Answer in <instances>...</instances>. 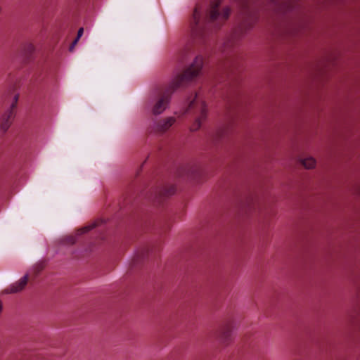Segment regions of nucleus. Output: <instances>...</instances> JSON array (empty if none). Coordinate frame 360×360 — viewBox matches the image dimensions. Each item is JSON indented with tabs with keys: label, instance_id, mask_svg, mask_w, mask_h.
<instances>
[{
	"label": "nucleus",
	"instance_id": "obj_1",
	"mask_svg": "<svg viewBox=\"0 0 360 360\" xmlns=\"http://www.w3.org/2000/svg\"><path fill=\"white\" fill-rule=\"evenodd\" d=\"M222 0H211L210 8L200 22V8L197 5L191 21V27L193 37L202 43H205L213 32L219 30L229 18L231 10L229 7L224 8L219 11V6Z\"/></svg>",
	"mask_w": 360,
	"mask_h": 360
},
{
	"label": "nucleus",
	"instance_id": "obj_2",
	"mask_svg": "<svg viewBox=\"0 0 360 360\" xmlns=\"http://www.w3.org/2000/svg\"><path fill=\"white\" fill-rule=\"evenodd\" d=\"M203 66V58L201 56H197L191 65L183 73L176 76L169 85L162 90L161 87H157V94H160V98L153 108V113L160 115L167 108L171 95L179 88L187 86L193 79L201 72Z\"/></svg>",
	"mask_w": 360,
	"mask_h": 360
},
{
	"label": "nucleus",
	"instance_id": "obj_3",
	"mask_svg": "<svg viewBox=\"0 0 360 360\" xmlns=\"http://www.w3.org/2000/svg\"><path fill=\"white\" fill-rule=\"evenodd\" d=\"M300 6L298 0H271L278 24L283 27L287 34H296L305 26V22L301 19Z\"/></svg>",
	"mask_w": 360,
	"mask_h": 360
},
{
	"label": "nucleus",
	"instance_id": "obj_4",
	"mask_svg": "<svg viewBox=\"0 0 360 360\" xmlns=\"http://www.w3.org/2000/svg\"><path fill=\"white\" fill-rule=\"evenodd\" d=\"M257 20L258 14L256 11H251L248 7L244 8L241 22L224 43L222 51L225 52L233 47L243 35L253 27Z\"/></svg>",
	"mask_w": 360,
	"mask_h": 360
},
{
	"label": "nucleus",
	"instance_id": "obj_5",
	"mask_svg": "<svg viewBox=\"0 0 360 360\" xmlns=\"http://www.w3.org/2000/svg\"><path fill=\"white\" fill-rule=\"evenodd\" d=\"M19 94H15L8 109L4 113L0 122V130L5 133L11 127L15 117V109L18 101Z\"/></svg>",
	"mask_w": 360,
	"mask_h": 360
},
{
	"label": "nucleus",
	"instance_id": "obj_6",
	"mask_svg": "<svg viewBox=\"0 0 360 360\" xmlns=\"http://www.w3.org/2000/svg\"><path fill=\"white\" fill-rule=\"evenodd\" d=\"M175 192L176 188L174 185L156 188L155 190L153 191L150 198L153 200L161 202L165 198L174 195Z\"/></svg>",
	"mask_w": 360,
	"mask_h": 360
},
{
	"label": "nucleus",
	"instance_id": "obj_7",
	"mask_svg": "<svg viewBox=\"0 0 360 360\" xmlns=\"http://www.w3.org/2000/svg\"><path fill=\"white\" fill-rule=\"evenodd\" d=\"M231 124L227 123L218 127L214 132L210 135V139L212 144L217 145L224 139L230 133Z\"/></svg>",
	"mask_w": 360,
	"mask_h": 360
},
{
	"label": "nucleus",
	"instance_id": "obj_8",
	"mask_svg": "<svg viewBox=\"0 0 360 360\" xmlns=\"http://www.w3.org/2000/svg\"><path fill=\"white\" fill-rule=\"evenodd\" d=\"M198 110L200 115L195 118V121L191 126V131H198L203 122H205L207 117L208 109L207 104L205 101H201L198 106Z\"/></svg>",
	"mask_w": 360,
	"mask_h": 360
},
{
	"label": "nucleus",
	"instance_id": "obj_9",
	"mask_svg": "<svg viewBox=\"0 0 360 360\" xmlns=\"http://www.w3.org/2000/svg\"><path fill=\"white\" fill-rule=\"evenodd\" d=\"M218 339L219 342L225 345H228L232 341V326L230 323H227L219 330Z\"/></svg>",
	"mask_w": 360,
	"mask_h": 360
},
{
	"label": "nucleus",
	"instance_id": "obj_10",
	"mask_svg": "<svg viewBox=\"0 0 360 360\" xmlns=\"http://www.w3.org/2000/svg\"><path fill=\"white\" fill-rule=\"evenodd\" d=\"M29 274H26L18 282L11 285L3 290L4 294L17 293L22 291L27 284Z\"/></svg>",
	"mask_w": 360,
	"mask_h": 360
},
{
	"label": "nucleus",
	"instance_id": "obj_11",
	"mask_svg": "<svg viewBox=\"0 0 360 360\" xmlns=\"http://www.w3.org/2000/svg\"><path fill=\"white\" fill-rule=\"evenodd\" d=\"M239 66V61L236 58H231L226 62L225 68H226L227 76L230 82H233V80L236 79L237 75L235 73V70H238Z\"/></svg>",
	"mask_w": 360,
	"mask_h": 360
},
{
	"label": "nucleus",
	"instance_id": "obj_12",
	"mask_svg": "<svg viewBox=\"0 0 360 360\" xmlns=\"http://www.w3.org/2000/svg\"><path fill=\"white\" fill-rule=\"evenodd\" d=\"M176 122V118L169 117L165 120H160L155 124V131L164 133L167 131Z\"/></svg>",
	"mask_w": 360,
	"mask_h": 360
},
{
	"label": "nucleus",
	"instance_id": "obj_13",
	"mask_svg": "<svg viewBox=\"0 0 360 360\" xmlns=\"http://www.w3.org/2000/svg\"><path fill=\"white\" fill-rule=\"evenodd\" d=\"M35 48L32 44H25L21 51L22 61L25 63L32 61L34 58Z\"/></svg>",
	"mask_w": 360,
	"mask_h": 360
},
{
	"label": "nucleus",
	"instance_id": "obj_14",
	"mask_svg": "<svg viewBox=\"0 0 360 360\" xmlns=\"http://www.w3.org/2000/svg\"><path fill=\"white\" fill-rule=\"evenodd\" d=\"M238 94L236 92L230 93V95L226 98V112L225 116L227 119L231 118V112L235 108L237 103Z\"/></svg>",
	"mask_w": 360,
	"mask_h": 360
},
{
	"label": "nucleus",
	"instance_id": "obj_15",
	"mask_svg": "<svg viewBox=\"0 0 360 360\" xmlns=\"http://www.w3.org/2000/svg\"><path fill=\"white\" fill-rule=\"evenodd\" d=\"M348 318L352 323L360 321V295L358 296L354 307L348 312Z\"/></svg>",
	"mask_w": 360,
	"mask_h": 360
},
{
	"label": "nucleus",
	"instance_id": "obj_16",
	"mask_svg": "<svg viewBox=\"0 0 360 360\" xmlns=\"http://www.w3.org/2000/svg\"><path fill=\"white\" fill-rule=\"evenodd\" d=\"M102 221H96L94 222H93L91 224L89 225V226H86L84 227H82L81 229H79L77 231V236H81L82 234H84L87 232H89V231L92 230L93 229L96 228V226H98V224L100 223H101Z\"/></svg>",
	"mask_w": 360,
	"mask_h": 360
},
{
	"label": "nucleus",
	"instance_id": "obj_17",
	"mask_svg": "<svg viewBox=\"0 0 360 360\" xmlns=\"http://www.w3.org/2000/svg\"><path fill=\"white\" fill-rule=\"evenodd\" d=\"M301 163L306 169H309L314 167L316 165V160L314 158L309 157L301 160Z\"/></svg>",
	"mask_w": 360,
	"mask_h": 360
},
{
	"label": "nucleus",
	"instance_id": "obj_18",
	"mask_svg": "<svg viewBox=\"0 0 360 360\" xmlns=\"http://www.w3.org/2000/svg\"><path fill=\"white\" fill-rule=\"evenodd\" d=\"M46 262L44 261H40L33 266V272L35 277H37L41 271L45 268Z\"/></svg>",
	"mask_w": 360,
	"mask_h": 360
},
{
	"label": "nucleus",
	"instance_id": "obj_19",
	"mask_svg": "<svg viewBox=\"0 0 360 360\" xmlns=\"http://www.w3.org/2000/svg\"><path fill=\"white\" fill-rule=\"evenodd\" d=\"M65 244L74 245L77 242V236H68L63 238Z\"/></svg>",
	"mask_w": 360,
	"mask_h": 360
},
{
	"label": "nucleus",
	"instance_id": "obj_20",
	"mask_svg": "<svg viewBox=\"0 0 360 360\" xmlns=\"http://www.w3.org/2000/svg\"><path fill=\"white\" fill-rule=\"evenodd\" d=\"M83 32H84V28L80 27L77 31V34L76 38H78L79 39L81 38V37L82 36Z\"/></svg>",
	"mask_w": 360,
	"mask_h": 360
},
{
	"label": "nucleus",
	"instance_id": "obj_21",
	"mask_svg": "<svg viewBox=\"0 0 360 360\" xmlns=\"http://www.w3.org/2000/svg\"><path fill=\"white\" fill-rule=\"evenodd\" d=\"M196 97H197V94H195V98L191 101L189 103V108H193L195 107V103H197V101H196Z\"/></svg>",
	"mask_w": 360,
	"mask_h": 360
},
{
	"label": "nucleus",
	"instance_id": "obj_22",
	"mask_svg": "<svg viewBox=\"0 0 360 360\" xmlns=\"http://www.w3.org/2000/svg\"><path fill=\"white\" fill-rule=\"evenodd\" d=\"M79 39L78 38H75V39H74V41L72 42V44H72L73 46H75V45L77 44V42H78V41H79Z\"/></svg>",
	"mask_w": 360,
	"mask_h": 360
},
{
	"label": "nucleus",
	"instance_id": "obj_23",
	"mask_svg": "<svg viewBox=\"0 0 360 360\" xmlns=\"http://www.w3.org/2000/svg\"><path fill=\"white\" fill-rule=\"evenodd\" d=\"M75 46H73L72 44H70V47H69V51H70V52H72V51L74 50Z\"/></svg>",
	"mask_w": 360,
	"mask_h": 360
},
{
	"label": "nucleus",
	"instance_id": "obj_24",
	"mask_svg": "<svg viewBox=\"0 0 360 360\" xmlns=\"http://www.w3.org/2000/svg\"><path fill=\"white\" fill-rule=\"evenodd\" d=\"M356 193L357 195H360V186L356 188Z\"/></svg>",
	"mask_w": 360,
	"mask_h": 360
}]
</instances>
